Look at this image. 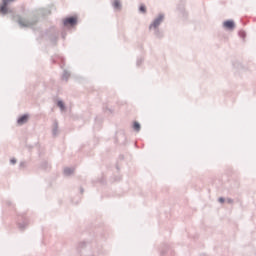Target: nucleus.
<instances>
[{"mask_svg":"<svg viewBox=\"0 0 256 256\" xmlns=\"http://www.w3.org/2000/svg\"><path fill=\"white\" fill-rule=\"evenodd\" d=\"M15 0H2V5L0 6L1 15H9L12 21H16L21 27V29L35 27L37 23H39V15L41 17H47V15H51V10L47 8H40L38 10L32 11V17L30 19H25L21 17V15L16 14L13 10H10L9 3H13Z\"/></svg>","mask_w":256,"mask_h":256,"instance_id":"f257e3e1","label":"nucleus"},{"mask_svg":"<svg viewBox=\"0 0 256 256\" xmlns=\"http://www.w3.org/2000/svg\"><path fill=\"white\" fill-rule=\"evenodd\" d=\"M95 243L89 241H82L78 244L77 251L81 256H101L103 255V248L101 246L93 249Z\"/></svg>","mask_w":256,"mask_h":256,"instance_id":"f03ea898","label":"nucleus"},{"mask_svg":"<svg viewBox=\"0 0 256 256\" xmlns=\"http://www.w3.org/2000/svg\"><path fill=\"white\" fill-rule=\"evenodd\" d=\"M45 37L51 42V43H57V40L59 39V30L52 26L45 32Z\"/></svg>","mask_w":256,"mask_h":256,"instance_id":"7ed1b4c3","label":"nucleus"},{"mask_svg":"<svg viewBox=\"0 0 256 256\" xmlns=\"http://www.w3.org/2000/svg\"><path fill=\"white\" fill-rule=\"evenodd\" d=\"M29 225V219L25 215V213L19 214L17 217V226L20 231H25L27 226Z\"/></svg>","mask_w":256,"mask_h":256,"instance_id":"20e7f679","label":"nucleus"},{"mask_svg":"<svg viewBox=\"0 0 256 256\" xmlns=\"http://www.w3.org/2000/svg\"><path fill=\"white\" fill-rule=\"evenodd\" d=\"M164 21H165V15L163 13L158 14V16L149 25V27H148L149 31H152L153 29H157V28L161 27V24Z\"/></svg>","mask_w":256,"mask_h":256,"instance_id":"39448f33","label":"nucleus"},{"mask_svg":"<svg viewBox=\"0 0 256 256\" xmlns=\"http://www.w3.org/2000/svg\"><path fill=\"white\" fill-rule=\"evenodd\" d=\"M77 23H78L77 16H69L63 20V26L66 27L67 29L77 26Z\"/></svg>","mask_w":256,"mask_h":256,"instance_id":"423d86ee","label":"nucleus"},{"mask_svg":"<svg viewBox=\"0 0 256 256\" xmlns=\"http://www.w3.org/2000/svg\"><path fill=\"white\" fill-rule=\"evenodd\" d=\"M223 29L226 31H233L235 29V21L234 20H225L223 22Z\"/></svg>","mask_w":256,"mask_h":256,"instance_id":"0eeeda50","label":"nucleus"},{"mask_svg":"<svg viewBox=\"0 0 256 256\" xmlns=\"http://www.w3.org/2000/svg\"><path fill=\"white\" fill-rule=\"evenodd\" d=\"M154 31V36L156 39H163L165 37V33H163V30L158 28H152Z\"/></svg>","mask_w":256,"mask_h":256,"instance_id":"6e6552de","label":"nucleus"},{"mask_svg":"<svg viewBox=\"0 0 256 256\" xmlns=\"http://www.w3.org/2000/svg\"><path fill=\"white\" fill-rule=\"evenodd\" d=\"M27 121H29V114H23L22 116H20L17 119V123L19 125H25V123H27Z\"/></svg>","mask_w":256,"mask_h":256,"instance_id":"1a4fd4ad","label":"nucleus"},{"mask_svg":"<svg viewBox=\"0 0 256 256\" xmlns=\"http://www.w3.org/2000/svg\"><path fill=\"white\" fill-rule=\"evenodd\" d=\"M57 133H59V122H57V120H55L53 123L52 135L54 137H57Z\"/></svg>","mask_w":256,"mask_h":256,"instance_id":"9d476101","label":"nucleus"},{"mask_svg":"<svg viewBox=\"0 0 256 256\" xmlns=\"http://www.w3.org/2000/svg\"><path fill=\"white\" fill-rule=\"evenodd\" d=\"M112 7H114V9H116L117 11H121V9H123L121 0H114V2L112 3Z\"/></svg>","mask_w":256,"mask_h":256,"instance_id":"9b49d317","label":"nucleus"},{"mask_svg":"<svg viewBox=\"0 0 256 256\" xmlns=\"http://www.w3.org/2000/svg\"><path fill=\"white\" fill-rule=\"evenodd\" d=\"M40 169H43V171H49V169H51V165H49V162L44 160L40 165Z\"/></svg>","mask_w":256,"mask_h":256,"instance_id":"f8f14e48","label":"nucleus"},{"mask_svg":"<svg viewBox=\"0 0 256 256\" xmlns=\"http://www.w3.org/2000/svg\"><path fill=\"white\" fill-rule=\"evenodd\" d=\"M177 11L182 14V17H185V15H187V13L185 12V4L178 5Z\"/></svg>","mask_w":256,"mask_h":256,"instance_id":"ddd939ff","label":"nucleus"},{"mask_svg":"<svg viewBox=\"0 0 256 256\" xmlns=\"http://www.w3.org/2000/svg\"><path fill=\"white\" fill-rule=\"evenodd\" d=\"M74 171H75V169L66 167V168H64V175L66 177H69L70 175H73Z\"/></svg>","mask_w":256,"mask_h":256,"instance_id":"4468645a","label":"nucleus"},{"mask_svg":"<svg viewBox=\"0 0 256 256\" xmlns=\"http://www.w3.org/2000/svg\"><path fill=\"white\" fill-rule=\"evenodd\" d=\"M133 129L137 132V133H139V131H141V124L139 123V122H137V121H134L133 122Z\"/></svg>","mask_w":256,"mask_h":256,"instance_id":"2eb2a0df","label":"nucleus"},{"mask_svg":"<svg viewBox=\"0 0 256 256\" xmlns=\"http://www.w3.org/2000/svg\"><path fill=\"white\" fill-rule=\"evenodd\" d=\"M57 107H59V109L61 111H65L66 107H65V103L63 102V100H58L57 101Z\"/></svg>","mask_w":256,"mask_h":256,"instance_id":"dca6fc26","label":"nucleus"},{"mask_svg":"<svg viewBox=\"0 0 256 256\" xmlns=\"http://www.w3.org/2000/svg\"><path fill=\"white\" fill-rule=\"evenodd\" d=\"M139 12L145 15V13H147V6H145V4H141L139 6Z\"/></svg>","mask_w":256,"mask_h":256,"instance_id":"f3484780","label":"nucleus"},{"mask_svg":"<svg viewBox=\"0 0 256 256\" xmlns=\"http://www.w3.org/2000/svg\"><path fill=\"white\" fill-rule=\"evenodd\" d=\"M70 76H71V74H69L67 70H64V72L62 74V79H64L65 81H68Z\"/></svg>","mask_w":256,"mask_h":256,"instance_id":"a211bd4d","label":"nucleus"},{"mask_svg":"<svg viewBox=\"0 0 256 256\" xmlns=\"http://www.w3.org/2000/svg\"><path fill=\"white\" fill-rule=\"evenodd\" d=\"M143 61V57H138L136 61L137 67H141V65H143Z\"/></svg>","mask_w":256,"mask_h":256,"instance_id":"6ab92c4d","label":"nucleus"},{"mask_svg":"<svg viewBox=\"0 0 256 256\" xmlns=\"http://www.w3.org/2000/svg\"><path fill=\"white\" fill-rule=\"evenodd\" d=\"M239 37H241L242 39H245V37H247V33L243 30L239 31L238 33Z\"/></svg>","mask_w":256,"mask_h":256,"instance_id":"aec40b11","label":"nucleus"},{"mask_svg":"<svg viewBox=\"0 0 256 256\" xmlns=\"http://www.w3.org/2000/svg\"><path fill=\"white\" fill-rule=\"evenodd\" d=\"M25 167H27V162L25 161L20 162L19 169H25Z\"/></svg>","mask_w":256,"mask_h":256,"instance_id":"412c9836","label":"nucleus"},{"mask_svg":"<svg viewBox=\"0 0 256 256\" xmlns=\"http://www.w3.org/2000/svg\"><path fill=\"white\" fill-rule=\"evenodd\" d=\"M226 201L229 205H233V203H235V200H233V198H227Z\"/></svg>","mask_w":256,"mask_h":256,"instance_id":"4be33fe9","label":"nucleus"},{"mask_svg":"<svg viewBox=\"0 0 256 256\" xmlns=\"http://www.w3.org/2000/svg\"><path fill=\"white\" fill-rule=\"evenodd\" d=\"M10 163L11 165H15V163H17V159L16 158L10 159Z\"/></svg>","mask_w":256,"mask_h":256,"instance_id":"5701e85b","label":"nucleus"},{"mask_svg":"<svg viewBox=\"0 0 256 256\" xmlns=\"http://www.w3.org/2000/svg\"><path fill=\"white\" fill-rule=\"evenodd\" d=\"M218 201H219V203H225V198H224V197H220V198L218 199Z\"/></svg>","mask_w":256,"mask_h":256,"instance_id":"b1692460","label":"nucleus"},{"mask_svg":"<svg viewBox=\"0 0 256 256\" xmlns=\"http://www.w3.org/2000/svg\"><path fill=\"white\" fill-rule=\"evenodd\" d=\"M61 37H62V39H65V37H67V33L62 32V33H61Z\"/></svg>","mask_w":256,"mask_h":256,"instance_id":"393cba45","label":"nucleus"},{"mask_svg":"<svg viewBox=\"0 0 256 256\" xmlns=\"http://www.w3.org/2000/svg\"><path fill=\"white\" fill-rule=\"evenodd\" d=\"M6 205H8V207H11V205H13V202H11V201H6Z\"/></svg>","mask_w":256,"mask_h":256,"instance_id":"a878e982","label":"nucleus"},{"mask_svg":"<svg viewBox=\"0 0 256 256\" xmlns=\"http://www.w3.org/2000/svg\"><path fill=\"white\" fill-rule=\"evenodd\" d=\"M80 193H85V189H83V187L80 188Z\"/></svg>","mask_w":256,"mask_h":256,"instance_id":"bb28decb","label":"nucleus"},{"mask_svg":"<svg viewBox=\"0 0 256 256\" xmlns=\"http://www.w3.org/2000/svg\"><path fill=\"white\" fill-rule=\"evenodd\" d=\"M119 135L125 139V134L123 132H121Z\"/></svg>","mask_w":256,"mask_h":256,"instance_id":"cd10ccee","label":"nucleus"}]
</instances>
